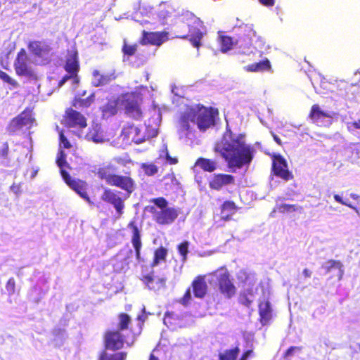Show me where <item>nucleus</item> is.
I'll use <instances>...</instances> for the list:
<instances>
[{
	"label": "nucleus",
	"mask_w": 360,
	"mask_h": 360,
	"mask_svg": "<svg viewBox=\"0 0 360 360\" xmlns=\"http://www.w3.org/2000/svg\"><path fill=\"white\" fill-rule=\"evenodd\" d=\"M243 135L233 137L231 130H227L214 150L219 153L226 162L229 168L240 169L249 165L253 159L255 149L245 143Z\"/></svg>",
	"instance_id": "1"
},
{
	"label": "nucleus",
	"mask_w": 360,
	"mask_h": 360,
	"mask_svg": "<svg viewBox=\"0 0 360 360\" xmlns=\"http://www.w3.org/2000/svg\"><path fill=\"white\" fill-rule=\"evenodd\" d=\"M191 123L195 124L201 131H205L214 125L212 108L198 105L186 110L179 120L180 131L182 132L189 131Z\"/></svg>",
	"instance_id": "2"
},
{
	"label": "nucleus",
	"mask_w": 360,
	"mask_h": 360,
	"mask_svg": "<svg viewBox=\"0 0 360 360\" xmlns=\"http://www.w3.org/2000/svg\"><path fill=\"white\" fill-rule=\"evenodd\" d=\"M114 171L115 167L112 165H108L99 167L96 174L108 185L120 188L129 195L136 189V182L131 176L130 172H126L125 175H122L112 173Z\"/></svg>",
	"instance_id": "3"
},
{
	"label": "nucleus",
	"mask_w": 360,
	"mask_h": 360,
	"mask_svg": "<svg viewBox=\"0 0 360 360\" xmlns=\"http://www.w3.org/2000/svg\"><path fill=\"white\" fill-rule=\"evenodd\" d=\"M157 135V129L148 130L146 128H140L134 124H128L123 127L120 137L126 143L140 144Z\"/></svg>",
	"instance_id": "4"
},
{
	"label": "nucleus",
	"mask_w": 360,
	"mask_h": 360,
	"mask_svg": "<svg viewBox=\"0 0 360 360\" xmlns=\"http://www.w3.org/2000/svg\"><path fill=\"white\" fill-rule=\"evenodd\" d=\"M183 22L188 28L190 41L194 47H199L205 30L203 22L191 12H186L183 15Z\"/></svg>",
	"instance_id": "5"
},
{
	"label": "nucleus",
	"mask_w": 360,
	"mask_h": 360,
	"mask_svg": "<svg viewBox=\"0 0 360 360\" xmlns=\"http://www.w3.org/2000/svg\"><path fill=\"white\" fill-rule=\"evenodd\" d=\"M210 275L215 278L218 290L224 297L231 299L236 295V288L226 268H219L211 272Z\"/></svg>",
	"instance_id": "6"
},
{
	"label": "nucleus",
	"mask_w": 360,
	"mask_h": 360,
	"mask_svg": "<svg viewBox=\"0 0 360 360\" xmlns=\"http://www.w3.org/2000/svg\"><path fill=\"white\" fill-rule=\"evenodd\" d=\"M32 60L26 50L20 49L18 52L13 63L15 74L19 77H25L30 79L36 80L37 75L32 68Z\"/></svg>",
	"instance_id": "7"
},
{
	"label": "nucleus",
	"mask_w": 360,
	"mask_h": 360,
	"mask_svg": "<svg viewBox=\"0 0 360 360\" xmlns=\"http://www.w3.org/2000/svg\"><path fill=\"white\" fill-rule=\"evenodd\" d=\"M138 100L139 96L134 93H127L121 96V108L129 117L134 120H139L142 117Z\"/></svg>",
	"instance_id": "8"
},
{
	"label": "nucleus",
	"mask_w": 360,
	"mask_h": 360,
	"mask_svg": "<svg viewBox=\"0 0 360 360\" xmlns=\"http://www.w3.org/2000/svg\"><path fill=\"white\" fill-rule=\"evenodd\" d=\"M34 122V118L32 115V110L26 108L10 121L7 130L9 133L14 134L25 127H31Z\"/></svg>",
	"instance_id": "9"
},
{
	"label": "nucleus",
	"mask_w": 360,
	"mask_h": 360,
	"mask_svg": "<svg viewBox=\"0 0 360 360\" xmlns=\"http://www.w3.org/2000/svg\"><path fill=\"white\" fill-rule=\"evenodd\" d=\"M149 212L153 214V219L160 225L171 224L179 216L178 210L171 207L158 210L154 206H150Z\"/></svg>",
	"instance_id": "10"
},
{
	"label": "nucleus",
	"mask_w": 360,
	"mask_h": 360,
	"mask_svg": "<svg viewBox=\"0 0 360 360\" xmlns=\"http://www.w3.org/2000/svg\"><path fill=\"white\" fill-rule=\"evenodd\" d=\"M101 198L103 202L112 205L119 217L123 214L125 205L120 191L105 188Z\"/></svg>",
	"instance_id": "11"
},
{
	"label": "nucleus",
	"mask_w": 360,
	"mask_h": 360,
	"mask_svg": "<svg viewBox=\"0 0 360 360\" xmlns=\"http://www.w3.org/2000/svg\"><path fill=\"white\" fill-rule=\"evenodd\" d=\"M272 171L275 176L285 181L292 180L294 178L293 174L288 169L285 159L279 154L273 156Z\"/></svg>",
	"instance_id": "12"
},
{
	"label": "nucleus",
	"mask_w": 360,
	"mask_h": 360,
	"mask_svg": "<svg viewBox=\"0 0 360 360\" xmlns=\"http://www.w3.org/2000/svg\"><path fill=\"white\" fill-rule=\"evenodd\" d=\"M104 347L105 349L117 351L124 347V336L120 330H108L103 336Z\"/></svg>",
	"instance_id": "13"
},
{
	"label": "nucleus",
	"mask_w": 360,
	"mask_h": 360,
	"mask_svg": "<svg viewBox=\"0 0 360 360\" xmlns=\"http://www.w3.org/2000/svg\"><path fill=\"white\" fill-rule=\"evenodd\" d=\"M63 124L68 127L79 129L85 128L87 126L86 117L72 108L65 110L63 117Z\"/></svg>",
	"instance_id": "14"
},
{
	"label": "nucleus",
	"mask_w": 360,
	"mask_h": 360,
	"mask_svg": "<svg viewBox=\"0 0 360 360\" xmlns=\"http://www.w3.org/2000/svg\"><path fill=\"white\" fill-rule=\"evenodd\" d=\"M169 39V33L167 31L148 32L143 30L141 37L139 39V44L141 45H153L160 46Z\"/></svg>",
	"instance_id": "15"
},
{
	"label": "nucleus",
	"mask_w": 360,
	"mask_h": 360,
	"mask_svg": "<svg viewBox=\"0 0 360 360\" xmlns=\"http://www.w3.org/2000/svg\"><path fill=\"white\" fill-rule=\"evenodd\" d=\"M61 176L65 182L77 193H78L82 198L85 199L89 202L90 199L86 192V183L80 179H72L70 175L64 169L60 170Z\"/></svg>",
	"instance_id": "16"
},
{
	"label": "nucleus",
	"mask_w": 360,
	"mask_h": 360,
	"mask_svg": "<svg viewBox=\"0 0 360 360\" xmlns=\"http://www.w3.org/2000/svg\"><path fill=\"white\" fill-rule=\"evenodd\" d=\"M258 314L259 321L262 326L270 324L274 318V309L268 299L259 300Z\"/></svg>",
	"instance_id": "17"
},
{
	"label": "nucleus",
	"mask_w": 360,
	"mask_h": 360,
	"mask_svg": "<svg viewBox=\"0 0 360 360\" xmlns=\"http://www.w3.org/2000/svg\"><path fill=\"white\" fill-rule=\"evenodd\" d=\"M212 190L220 191L223 187L235 184V177L228 174H214L208 182Z\"/></svg>",
	"instance_id": "18"
},
{
	"label": "nucleus",
	"mask_w": 360,
	"mask_h": 360,
	"mask_svg": "<svg viewBox=\"0 0 360 360\" xmlns=\"http://www.w3.org/2000/svg\"><path fill=\"white\" fill-rule=\"evenodd\" d=\"M63 68L68 74L74 76V79L77 80V82H79L78 72L80 67L77 51H72L68 53Z\"/></svg>",
	"instance_id": "19"
},
{
	"label": "nucleus",
	"mask_w": 360,
	"mask_h": 360,
	"mask_svg": "<svg viewBox=\"0 0 360 360\" xmlns=\"http://www.w3.org/2000/svg\"><path fill=\"white\" fill-rule=\"evenodd\" d=\"M154 271L150 274L143 275L141 281L147 286V288L153 291H160L166 288V278H160L154 276Z\"/></svg>",
	"instance_id": "20"
},
{
	"label": "nucleus",
	"mask_w": 360,
	"mask_h": 360,
	"mask_svg": "<svg viewBox=\"0 0 360 360\" xmlns=\"http://www.w3.org/2000/svg\"><path fill=\"white\" fill-rule=\"evenodd\" d=\"M127 227L131 229V243L135 250L136 259L138 262L141 261V250L142 248L141 231L134 221H131Z\"/></svg>",
	"instance_id": "21"
},
{
	"label": "nucleus",
	"mask_w": 360,
	"mask_h": 360,
	"mask_svg": "<svg viewBox=\"0 0 360 360\" xmlns=\"http://www.w3.org/2000/svg\"><path fill=\"white\" fill-rule=\"evenodd\" d=\"M194 297L203 299L208 292V285L206 282V275H198L191 283Z\"/></svg>",
	"instance_id": "22"
},
{
	"label": "nucleus",
	"mask_w": 360,
	"mask_h": 360,
	"mask_svg": "<svg viewBox=\"0 0 360 360\" xmlns=\"http://www.w3.org/2000/svg\"><path fill=\"white\" fill-rule=\"evenodd\" d=\"M30 52L36 57L42 58L49 54L51 48L44 41L32 40L27 44Z\"/></svg>",
	"instance_id": "23"
},
{
	"label": "nucleus",
	"mask_w": 360,
	"mask_h": 360,
	"mask_svg": "<svg viewBox=\"0 0 360 360\" xmlns=\"http://www.w3.org/2000/svg\"><path fill=\"white\" fill-rule=\"evenodd\" d=\"M309 118L317 125H321L325 119H331L332 115L329 112L322 110L319 105L314 104L311 108Z\"/></svg>",
	"instance_id": "24"
},
{
	"label": "nucleus",
	"mask_w": 360,
	"mask_h": 360,
	"mask_svg": "<svg viewBox=\"0 0 360 360\" xmlns=\"http://www.w3.org/2000/svg\"><path fill=\"white\" fill-rule=\"evenodd\" d=\"M323 268L326 274L330 273L333 270L336 271L335 277L338 281H340L342 278L344 269L343 264L340 261L329 259L323 265Z\"/></svg>",
	"instance_id": "25"
},
{
	"label": "nucleus",
	"mask_w": 360,
	"mask_h": 360,
	"mask_svg": "<svg viewBox=\"0 0 360 360\" xmlns=\"http://www.w3.org/2000/svg\"><path fill=\"white\" fill-rule=\"evenodd\" d=\"M120 107L121 108V98L109 99L102 106L101 111L104 115L113 116L117 113Z\"/></svg>",
	"instance_id": "26"
},
{
	"label": "nucleus",
	"mask_w": 360,
	"mask_h": 360,
	"mask_svg": "<svg viewBox=\"0 0 360 360\" xmlns=\"http://www.w3.org/2000/svg\"><path fill=\"white\" fill-rule=\"evenodd\" d=\"M86 139L96 143H101L105 141L103 130L98 124L91 126L86 134Z\"/></svg>",
	"instance_id": "27"
},
{
	"label": "nucleus",
	"mask_w": 360,
	"mask_h": 360,
	"mask_svg": "<svg viewBox=\"0 0 360 360\" xmlns=\"http://www.w3.org/2000/svg\"><path fill=\"white\" fill-rule=\"evenodd\" d=\"M221 219L228 221L231 219L232 215L237 211L238 207L232 200H225L220 207Z\"/></svg>",
	"instance_id": "28"
},
{
	"label": "nucleus",
	"mask_w": 360,
	"mask_h": 360,
	"mask_svg": "<svg viewBox=\"0 0 360 360\" xmlns=\"http://www.w3.org/2000/svg\"><path fill=\"white\" fill-rule=\"evenodd\" d=\"M195 166L200 167L204 172H213L217 168V162L214 160L200 157L196 160Z\"/></svg>",
	"instance_id": "29"
},
{
	"label": "nucleus",
	"mask_w": 360,
	"mask_h": 360,
	"mask_svg": "<svg viewBox=\"0 0 360 360\" xmlns=\"http://www.w3.org/2000/svg\"><path fill=\"white\" fill-rule=\"evenodd\" d=\"M111 80L112 77L110 75H102L98 70H94L92 72L91 84L95 87L108 84Z\"/></svg>",
	"instance_id": "30"
},
{
	"label": "nucleus",
	"mask_w": 360,
	"mask_h": 360,
	"mask_svg": "<svg viewBox=\"0 0 360 360\" xmlns=\"http://www.w3.org/2000/svg\"><path fill=\"white\" fill-rule=\"evenodd\" d=\"M271 68V63L268 58L248 65L244 68L247 72H264L269 71Z\"/></svg>",
	"instance_id": "31"
},
{
	"label": "nucleus",
	"mask_w": 360,
	"mask_h": 360,
	"mask_svg": "<svg viewBox=\"0 0 360 360\" xmlns=\"http://www.w3.org/2000/svg\"><path fill=\"white\" fill-rule=\"evenodd\" d=\"M168 254L167 249L160 246L155 250L153 259L150 264L151 267L158 266L160 263L165 262Z\"/></svg>",
	"instance_id": "32"
},
{
	"label": "nucleus",
	"mask_w": 360,
	"mask_h": 360,
	"mask_svg": "<svg viewBox=\"0 0 360 360\" xmlns=\"http://www.w3.org/2000/svg\"><path fill=\"white\" fill-rule=\"evenodd\" d=\"M241 32L243 33L239 34L238 41L249 44L251 42L252 37H255L256 32L252 29V26L245 25L241 27Z\"/></svg>",
	"instance_id": "33"
},
{
	"label": "nucleus",
	"mask_w": 360,
	"mask_h": 360,
	"mask_svg": "<svg viewBox=\"0 0 360 360\" xmlns=\"http://www.w3.org/2000/svg\"><path fill=\"white\" fill-rule=\"evenodd\" d=\"M127 353L126 352H118L111 354H108L105 351H103L98 357V360H126Z\"/></svg>",
	"instance_id": "34"
},
{
	"label": "nucleus",
	"mask_w": 360,
	"mask_h": 360,
	"mask_svg": "<svg viewBox=\"0 0 360 360\" xmlns=\"http://www.w3.org/2000/svg\"><path fill=\"white\" fill-rule=\"evenodd\" d=\"M240 353V348L236 346L233 348L226 349L219 354V360H236Z\"/></svg>",
	"instance_id": "35"
},
{
	"label": "nucleus",
	"mask_w": 360,
	"mask_h": 360,
	"mask_svg": "<svg viewBox=\"0 0 360 360\" xmlns=\"http://www.w3.org/2000/svg\"><path fill=\"white\" fill-rule=\"evenodd\" d=\"M94 96L91 94L86 98H75L72 103V106L75 108H85L89 107L94 102Z\"/></svg>",
	"instance_id": "36"
},
{
	"label": "nucleus",
	"mask_w": 360,
	"mask_h": 360,
	"mask_svg": "<svg viewBox=\"0 0 360 360\" xmlns=\"http://www.w3.org/2000/svg\"><path fill=\"white\" fill-rule=\"evenodd\" d=\"M181 319L179 316L172 311H167L165 314L163 321L168 327H174L177 324V321Z\"/></svg>",
	"instance_id": "37"
},
{
	"label": "nucleus",
	"mask_w": 360,
	"mask_h": 360,
	"mask_svg": "<svg viewBox=\"0 0 360 360\" xmlns=\"http://www.w3.org/2000/svg\"><path fill=\"white\" fill-rule=\"evenodd\" d=\"M119 323L117 325L118 329L117 330L123 331L128 329L129 325L131 323L130 316L126 313H120L118 315Z\"/></svg>",
	"instance_id": "38"
},
{
	"label": "nucleus",
	"mask_w": 360,
	"mask_h": 360,
	"mask_svg": "<svg viewBox=\"0 0 360 360\" xmlns=\"http://www.w3.org/2000/svg\"><path fill=\"white\" fill-rule=\"evenodd\" d=\"M297 210V207L295 205L283 203V204L276 205L275 207L274 211L284 214V213H287V212H295Z\"/></svg>",
	"instance_id": "39"
},
{
	"label": "nucleus",
	"mask_w": 360,
	"mask_h": 360,
	"mask_svg": "<svg viewBox=\"0 0 360 360\" xmlns=\"http://www.w3.org/2000/svg\"><path fill=\"white\" fill-rule=\"evenodd\" d=\"M233 39L229 36L221 37V49L223 52L231 50L233 48Z\"/></svg>",
	"instance_id": "40"
},
{
	"label": "nucleus",
	"mask_w": 360,
	"mask_h": 360,
	"mask_svg": "<svg viewBox=\"0 0 360 360\" xmlns=\"http://www.w3.org/2000/svg\"><path fill=\"white\" fill-rule=\"evenodd\" d=\"M138 45L136 44H128L125 41L122 48V51L124 55L127 56L128 57L133 56L137 51Z\"/></svg>",
	"instance_id": "41"
},
{
	"label": "nucleus",
	"mask_w": 360,
	"mask_h": 360,
	"mask_svg": "<svg viewBox=\"0 0 360 360\" xmlns=\"http://www.w3.org/2000/svg\"><path fill=\"white\" fill-rule=\"evenodd\" d=\"M188 245L189 243L185 240L179 244L177 246L178 252L181 256V261L183 262H185L187 259V255L188 254Z\"/></svg>",
	"instance_id": "42"
},
{
	"label": "nucleus",
	"mask_w": 360,
	"mask_h": 360,
	"mask_svg": "<svg viewBox=\"0 0 360 360\" xmlns=\"http://www.w3.org/2000/svg\"><path fill=\"white\" fill-rule=\"evenodd\" d=\"M141 168L143 169L145 174H146L147 176H153L158 172V167L153 163H143L141 165Z\"/></svg>",
	"instance_id": "43"
},
{
	"label": "nucleus",
	"mask_w": 360,
	"mask_h": 360,
	"mask_svg": "<svg viewBox=\"0 0 360 360\" xmlns=\"http://www.w3.org/2000/svg\"><path fill=\"white\" fill-rule=\"evenodd\" d=\"M0 79L4 82L13 87L18 86V83L13 79H12L6 72L0 70Z\"/></svg>",
	"instance_id": "44"
},
{
	"label": "nucleus",
	"mask_w": 360,
	"mask_h": 360,
	"mask_svg": "<svg viewBox=\"0 0 360 360\" xmlns=\"http://www.w3.org/2000/svg\"><path fill=\"white\" fill-rule=\"evenodd\" d=\"M248 294H250L252 296L253 295V294L250 292H244L240 295L239 302L247 307H250L253 302V300L249 298Z\"/></svg>",
	"instance_id": "45"
},
{
	"label": "nucleus",
	"mask_w": 360,
	"mask_h": 360,
	"mask_svg": "<svg viewBox=\"0 0 360 360\" xmlns=\"http://www.w3.org/2000/svg\"><path fill=\"white\" fill-rule=\"evenodd\" d=\"M160 209V210L167 208L168 202L167 200L163 197H159L157 198H153L151 200Z\"/></svg>",
	"instance_id": "46"
},
{
	"label": "nucleus",
	"mask_w": 360,
	"mask_h": 360,
	"mask_svg": "<svg viewBox=\"0 0 360 360\" xmlns=\"http://www.w3.org/2000/svg\"><path fill=\"white\" fill-rule=\"evenodd\" d=\"M6 290L8 295H11L15 293V281L13 278H10L6 284Z\"/></svg>",
	"instance_id": "47"
},
{
	"label": "nucleus",
	"mask_w": 360,
	"mask_h": 360,
	"mask_svg": "<svg viewBox=\"0 0 360 360\" xmlns=\"http://www.w3.org/2000/svg\"><path fill=\"white\" fill-rule=\"evenodd\" d=\"M56 163L58 166L63 169V167L67 165L66 162V155L64 151L60 150L58 155L57 159H56Z\"/></svg>",
	"instance_id": "48"
},
{
	"label": "nucleus",
	"mask_w": 360,
	"mask_h": 360,
	"mask_svg": "<svg viewBox=\"0 0 360 360\" xmlns=\"http://www.w3.org/2000/svg\"><path fill=\"white\" fill-rule=\"evenodd\" d=\"M191 300V289L190 288H188L184 295H183V297L181 298L180 300V302L184 305V306H187L190 301Z\"/></svg>",
	"instance_id": "49"
},
{
	"label": "nucleus",
	"mask_w": 360,
	"mask_h": 360,
	"mask_svg": "<svg viewBox=\"0 0 360 360\" xmlns=\"http://www.w3.org/2000/svg\"><path fill=\"white\" fill-rule=\"evenodd\" d=\"M60 143L64 148L69 149L72 147V145L63 134V131H60Z\"/></svg>",
	"instance_id": "50"
},
{
	"label": "nucleus",
	"mask_w": 360,
	"mask_h": 360,
	"mask_svg": "<svg viewBox=\"0 0 360 360\" xmlns=\"http://www.w3.org/2000/svg\"><path fill=\"white\" fill-rule=\"evenodd\" d=\"M165 159L169 165H176L178 163V158H175V157L170 156L167 146L165 147Z\"/></svg>",
	"instance_id": "51"
},
{
	"label": "nucleus",
	"mask_w": 360,
	"mask_h": 360,
	"mask_svg": "<svg viewBox=\"0 0 360 360\" xmlns=\"http://www.w3.org/2000/svg\"><path fill=\"white\" fill-rule=\"evenodd\" d=\"M334 199H335V200L336 202H339V203H340V204H342L343 205H345V206H347L348 207H350V208H352L353 210H356V208L354 206H353L351 203H349V202H347L344 201L342 200V198L339 195H338V194L334 195Z\"/></svg>",
	"instance_id": "52"
},
{
	"label": "nucleus",
	"mask_w": 360,
	"mask_h": 360,
	"mask_svg": "<svg viewBox=\"0 0 360 360\" xmlns=\"http://www.w3.org/2000/svg\"><path fill=\"white\" fill-rule=\"evenodd\" d=\"M8 150H9L8 143L7 142H4L3 144L2 149L0 150V157L4 158H7L8 154Z\"/></svg>",
	"instance_id": "53"
},
{
	"label": "nucleus",
	"mask_w": 360,
	"mask_h": 360,
	"mask_svg": "<svg viewBox=\"0 0 360 360\" xmlns=\"http://www.w3.org/2000/svg\"><path fill=\"white\" fill-rule=\"evenodd\" d=\"M254 352L252 349L245 351L238 360H248V358L253 356Z\"/></svg>",
	"instance_id": "54"
},
{
	"label": "nucleus",
	"mask_w": 360,
	"mask_h": 360,
	"mask_svg": "<svg viewBox=\"0 0 360 360\" xmlns=\"http://www.w3.org/2000/svg\"><path fill=\"white\" fill-rule=\"evenodd\" d=\"M302 349V347H295V346H292L290 347H289L285 352L284 354V357H288L291 355H292L293 352L295 351H300Z\"/></svg>",
	"instance_id": "55"
},
{
	"label": "nucleus",
	"mask_w": 360,
	"mask_h": 360,
	"mask_svg": "<svg viewBox=\"0 0 360 360\" xmlns=\"http://www.w3.org/2000/svg\"><path fill=\"white\" fill-rule=\"evenodd\" d=\"M259 1L264 6L269 7L273 6L275 4V0H259Z\"/></svg>",
	"instance_id": "56"
},
{
	"label": "nucleus",
	"mask_w": 360,
	"mask_h": 360,
	"mask_svg": "<svg viewBox=\"0 0 360 360\" xmlns=\"http://www.w3.org/2000/svg\"><path fill=\"white\" fill-rule=\"evenodd\" d=\"M74 79V76H71V75L70 74H68L66 75H65L62 79L59 82L58 84L60 86H62L63 84H64L68 79Z\"/></svg>",
	"instance_id": "57"
},
{
	"label": "nucleus",
	"mask_w": 360,
	"mask_h": 360,
	"mask_svg": "<svg viewBox=\"0 0 360 360\" xmlns=\"http://www.w3.org/2000/svg\"><path fill=\"white\" fill-rule=\"evenodd\" d=\"M302 274L305 278H309L311 276V271L308 269H304Z\"/></svg>",
	"instance_id": "58"
},
{
	"label": "nucleus",
	"mask_w": 360,
	"mask_h": 360,
	"mask_svg": "<svg viewBox=\"0 0 360 360\" xmlns=\"http://www.w3.org/2000/svg\"><path fill=\"white\" fill-rule=\"evenodd\" d=\"M352 126L356 129H360V119L352 122Z\"/></svg>",
	"instance_id": "59"
},
{
	"label": "nucleus",
	"mask_w": 360,
	"mask_h": 360,
	"mask_svg": "<svg viewBox=\"0 0 360 360\" xmlns=\"http://www.w3.org/2000/svg\"><path fill=\"white\" fill-rule=\"evenodd\" d=\"M272 136L274 138V140L278 144V145H282V141L281 140V139L276 135L274 133H272Z\"/></svg>",
	"instance_id": "60"
},
{
	"label": "nucleus",
	"mask_w": 360,
	"mask_h": 360,
	"mask_svg": "<svg viewBox=\"0 0 360 360\" xmlns=\"http://www.w3.org/2000/svg\"><path fill=\"white\" fill-rule=\"evenodd\" d=\"M350 197L356 201H360V195L356 193H351Z\"/></svg>",
	"instance_id": "61"
},
{
	"label": "nucleus",
	"mask_w": 360,
	"mask_h": 360,
	"mask_svg": "<svg viewBox=\"0 0 360 360\" xmlns=\"http://www.w3.org/2000/svg\"><path fill=\"white\" fill-rule=\"evenodd\" d=\"M148 360H159V359L156 356H155L153 354H150L149 356Z\"/></svg>",
	"instance_id": "62"
},
{
	"label": "nucleus",
	"mask_w": 360,
	"mask_h": 360,
	"mask_svg": "<svg viewBox=\"0 0 360 360\" xmlns=\"http://www.w3.org/2000/svg\"><path fill=\"white\" fill-rule=\"evenodd\" d=\"M139 320H140L142 323H143V319H142V317L141 316H139L138 318H137Z\"/></svg>",
	"instance_id": "63"
},
{
	"label": "nucleus",
	"mask_w": 360,
	"mask_h": 360,
	"mask_svg": "<svg viewBox=\"0 0 360 360\" xmlns=\"http://www.w3.org/2000/svg\"><path fill=\"white\" fill-rule=\"evenodd\" d=\"M187 37L186 36H183L182 38L185 39Z\"/></svg>",
	"instance_id": "64"
}]
</instances>
